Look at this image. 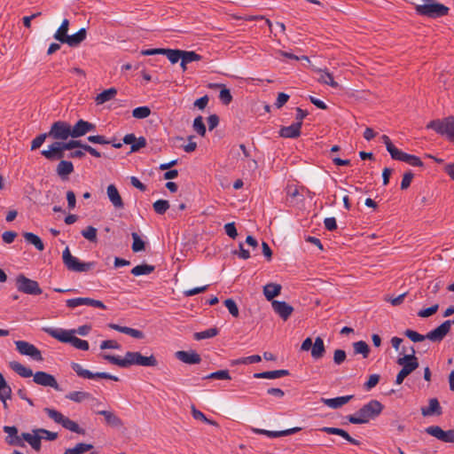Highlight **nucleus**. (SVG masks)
<instances>
[{"label": "nucleus", "instance_id": "f257e3e1", "mask_svg": "<svg viewBox=\"0 0 454 454\" xmlns=\"http://www.w3.org/2000/svg\"><path fill=\"white\" fill-rule=\"evenodd\" d=\"M102 357L109 363L121 368H128L131 365L145 367H155L158 365V361L153 355L144 356L140 352L128 351L123 358L108 354L102 355Z\"/></svg>", "mask_w": 454, "mask_h": 454}, {"label": "nucleus", "instance_id": "f03ea898", "mask_svg": "<svg viewBox=\"0 0 454 454\" xmlns=\"http://www.w3.org/2000/svg\"><path fill=\"white\" fill-rule=\"evenodd\" d=\"M383 408L384 406L378 400H371L355 414L348 415L346 418L352 424H366L376 419L382 412Z\"/></svg>", "mask_w": 454, "mask_h": 454}, {"label": "nucleus", "instance_id": "7ed1b4c3", "mask_svg": "<svg viewBox=\"0 0 454 454\" xmlns=\"http://www.w3.org/2000/svg\"><path fill=\"white\" fill-rule=\"evenodd\" d=\"M43 411L48 415L50 419H51L55 423L61 425L64 428L73 432L76 433L78 434L84 435L86 434L85 430L74 420L70 419L69 418L63 415L60 411L45 407L43 409Z\"/></svg>", "mask_w": 454, "mask_h": 454}, {"label": "nucleus", "instance_id": "20e7f679", "mask_svg": "<svg viewBox=\"0 0 454 454\" xmlns=\"http://www.w3.org/2000/svg\"><path fill=\"white\" fill-rule=\"evenodd\" d=\"M416 12L419 15L436 19L448 15L449 8L444 4L429 2L428 4H419L415 6Z\"/></svg>", "mask_w": 454, "mask_h": 454}, {"label": "nucleus", "instance_id": "39448f33", "mask_svg": "<svg viewBox=\"0 0 454 454\" xmlns=\"http://www.w3.org/2000/svg\"><path fill=\"white\" fill-rule=\"evenodd\" d=\"M427 129H434L436 133L446 136L451 142L454 143V117L449 116L444 119H437L431 121Z\"/></svg>", "mask_w": 454, "mask_h": 454}, {"label": "nucleus", "instance_id": "423d86ee", "mask_svg": "<svg viewBox=\"0 0 454 454\" xmlns=\"http://www.w3.org/2000/svg\"><path fill=\"white\" fill-rule=\"evenodd\" d=\"M62 259L67 270L74 272H87L94 267L93 262H82L79 259L70 253L68 247H66L62 254Z\"/></svg>", "mask_w": 454, "mask_h": 454}, {"label": "nucleus", "instance_id": "0eeeda50", "mask_svg": "<svg viewBox=\"0 0 454 454\" xmlns=\"http://www.w3.org/2000/svg\"><path fill=\"white\" fill-rule=\"evenodd\" d=\"M16 287L19 292L30 295H38L43 292L37 281L27 278L24 274L16 277Z\"/></svg>", "mask_w": 454, "mask_h": 454}, {"label": "nucleus", "instance_id": "6e6552de", "mask_svg": "<svg viewBox=\"0 0 454 454\" xmlns=\"http://www.w3.org/2000/svg\"><path fill=\"white\" fill-rule=\"evenodd\" d=\"M49 137L56 140H67L72 137V129L70 124L66 121H58L52 123L49 132Z\"/></svg>", "mask_w": 454, "mask_h": 454}, {"label": "nucleus", "instance_id": "1a4fd4ad", "mask_svg": "<svg viewBox=\"0 0 454 454\" xmlns=\"http://www.w3.org/2000/svg\"><path fill=\"white\" fill-rule=\"evenodd\" d=\"M71 367L79 377L83 379H106L114 381H119V378L117 376L112 375L108 372H91L90 371L84 369L78 363H72Z\"/></svg>", "mask_w": 454, "mask_h": 454}, {"label": "nucleus", "instance_id": "9d476101", "mask_svg": "<svg viewBox=\"0 0 454 454\" xmlns=\"http://www.w3.org/2000/svg\"><path fill=\"white\" fill-rule=\"evenodd\" d=\"M411 354L404 355L403 357H398L396 363L402 366V371L410 375L415 371L419 364V359L415 356V350L413 347H411Z\"/></svg>", "mask_w": 454, "mask_h": 454}, {"label": "nucleus", "instance_id": "9b49d317", "mask_svg": "<svg viewBox=\"0 0 454 454\" xmlns=\"http://www.w3.org/2000/svg\"><path fill=\"white\" fill-rule=\"evenodd\" d=\"M17 350L24 356H28L35 361L43 360L41 351L33 344L25 340L15 341Z\"/></svg>", "mask_w": 454, "mask_h": 454}, {"label": "nucleus", "instance_id": "f8f14e48", "mask_svg": "<svg viewBox=\"0 0 454 454\" xmlns=\"http://www.w3.org/2000/svg\"><path fill=\"white\" fill-rule=\"evenodd\" d=\"M33 381L43 387H50L55 389L56 391H62V388L59 387L55 377L45 372H36L34 374Z\"/></svg>", "mask_w": 454, "mask_h": 454}, {"label": "nucleus", "instance_id": "ddd939ff", "mask_svg": "<svg viewBox=\"0 0 454 454\" xmlns=\"http://www.w3.org/2000/svg\"><path fill=\"white\" fill-rule=\"evenodd\" d=\"M43 330L51 337L58 340L62 343H70L73 339V336L75 333L74 329L65 330L62 328L43 327Z\"/></svg>", "mask_w": 454, "mask_h": 454}, {"label": "nucleus", "instance_id": "4468645a", "mask_svg": "<svg viewBox=\"0 0 454 454\" xmlns=\"http://www.w3.org/2000/svg\"><path fill=\"white\" fill-rule=\"evenodd\" d=\"M4 433L7 434L5 442L10 446L25 447L23 442V433L20 435L19 430L15 426H4L3 427Z\"/></svg>", "mask_w": 454, "mask_h": 454}, {"label": "nucleus", "instance_id": "2eb2a0df", "mask_svg": "<svg viewBox=\"0 0 454 454\" xmlns=\"http://www.w3.org/2000/svg\"><path fill=\"white\" fill-rule=\"evenodd\" d=\"M450 331V320H446L435 329L427 333V340L434 342L442 341Z\"/></svg>", "mask_w": 454, "mask_h": 454}, {"label": "nucleus", "instance_id": "dca6fc26", "mask_svg": "<svg viewBox=\"0 0 454 454\" xmlns=\"http://www.w3.org/2000/svg\"><path fill=\"white\" fill-rule=\"evenodd\" d=\"M62 148L65 150H73L74 148H81L83 151L89 153L90 155L96 158H100L101 153L92 146L87 144H83L81 140H69L68 142H63Z\"/></svg>", "mask_w": 454, "mask_h": 454}, {"label": "nucleus", "instance_id": "f3484780", "mask_svg": "<svg viewBox=\"0 0 454 454\" xmlns=\"http://www.w3.org/2000/svg\"><path fill=\"white\" fill-rule=\"evenodd\" d=\"M72 137L76 138L86 135L88 132L94 131L96 129V125L80 119L74 126L72 128Z\"/></svg>", "mask_w": 454, "mask_h": 454}, {"label": "nucleus", "instance_id": "a211bd4d", "mask_svg": "<svg viewBox=\"0 0 454 454\" xmlns=\"http://www.w3.org/2000/svg\"><path fill=\"white\" fill-rule=\"evenodd\" d=\"M271 306L274 312L278 314L284 321H286L294 312V308L283 301H272Z\"/></svg>", "mask_w": 454, "mask_h": 454}, {"label": "nucleus", "instance_id": "6ab92c4d", "mask_svg": "<svg viewBox=\"0 0 454 454\" xmlns=\"http://www.w3.org/2000/svg\"><path fill=\"white\" fill-rule=\"evenodd\" d=\"M301 430V427H293L286 430L281 431H270L266 429H261V428H253L252 431L257 434H263L270 438H278L281 436H287L291 435L293 434L298 433Z\"/></svg>", "mask_w": 454, "mask_h": 454}, {"label": "nucleus", "instance_id": "aec40b11", "mask_svg": "<svg viewBox=\"0 0 454 454\" xmlns=\"http://www.w3.org/2000/svg\"><path fill=\"white\" fill-rule=\"evenodd\" d=\"M63 142H54L49 147V150L42 151V155L48 160L61 159L64 157L65 148H62Z\"/></svg>", "mask_w": 454, "mask_h": 454}, {"label": "nucleus", "instance_id": "412c9836", "mask_svg": "<svg viewBox=\"0 0 454 454\" xmlns=\"http://www.w3.org/2000/svg\"><path fill=\"white\" fill-rule=\"evenodd\" d=\"M175 356L178 360L187 364H197L201 362L200 356L196 351L193 350H180L176 352Z\"/></svg>", "mask_w": 454, "mask_h": 454}, {"label": "nucleus", "instance_id": "4be33fe9", "mask_svg": "<svg viewBox=\"0 0 454 454\" xmlns=\"http://www.w3.org/2000/svg\"><path fill=\"white\" fill-rule=\"evenodd\" d=\"M393 160L403 161V162H405L411 166H413V167H423L424 166V163L420 160L419 157H418L416 155L406 153L400 150Z\"/></svg>", "mask_w": 454, "mask_h": 454}, {"label": "nucleus", "instance_id": "5701e85b", "mask_svg": "<svg viewBox=\"0 0 454 454\" xmlns=\"http://www.w3.org/2000/svg\"><path fill=\"white\" fill-rule=\"evenodd\" d=\"M320 430L325 433H327L329 434L340 435L353 445H356V446L360 445V442L358 440L351 437L349 435V434L347 431H345L344 429L338 428V427H324Z\"/></svg>", "mask_w": 454, "mask_h": 454}, {"label": "nucleus", "instance_id": "b1692460", "mask_svg": "<svg viewBox=\"0 0 454 454\" xmlns=\"http://www.w3.org/2000/svg\"><path fill=\"white\" fill-rule=\"evenodd\" d=\"M301 122H294L290 126L282 127L279 136L286 138H296L301 135Z\"/></svg>", "mask_w": 454, "mask_h": 454}, {"label": "nucleus", "instance_id": "393cba45", "mask_svg": "<svg viewBox=\"0 0 454 454\" xmlns=\"http://www.w3.org/2000/svg\"><path fill=\"white\" fill-rule=\"evenodd\" d=\"M354 398L353 395L338 396L334 398H322V402L332 409H339Z\"/></svg>", "mask_w": 454, "mask_h": 454}, {"label": "nucleus", "instance_id": "a878e982", "mask_svg": "<svg viewBox=\"0 0 454 454\" xmlns=\"http://www.w3.org/2000/svg\"><path fill=\"white\" fill-rule=\"evenodd\" d=\"M98 414L104 416L106 423L113 427L120 428L123 427L122 420L111 411H98Z\"/></svg>", "mask_w": 454, "mask_h": 454}, {"label": "nucleus", "instance_id": "bb28decb", "mask_svg": "<svg viewBox=\"0 0 454 454\" xmlns=\"http://www.w3.org/2000/svg\"><path fill=\"white\" fill-rule=\"evenodd\" d=\"M106 192L110 201L115 208H123L124 203L114 184L108 185Z\"/></svg>", "mask_w": 454, "mask_h": 454}, {"label": "nucleus", "instance_id": "cd10ccee", "mask_svg": "<svg viewBox=\"0 0 454 454\" xmlns=\"http://www.w3.org/2000/svg\"><path fill=\"white\" fill-rule=\"evenodd\" d=\"M87 31L85 28H81L74 35H68L63 43L68 44L70 47H77L86 38Z\"/></svg>", "mask_w": 454, "mask_h": 454}, {"label": "nucleus", "instance_id": "c85d7f7f", "mask_svg": "<svg viewBox=\"0 0 454 454\" xmlns=\"http://www.w3.org/2000/svg\"><path fill=\"white\" fill-rule=\"evenodd\" d=\"M325 354V347L321 337H317L311 348V356L314 360H319Z\"/></svg>", "mask_w": 454, "mask_h": 454}, {"label": "nucleus", "instance_id": "c756f323", "mask_svg": "<svg viewBox=\"0 0 454 454\" xmlns=\"http://www.w3.org/2000/svg\"><path fill=\"white\" fill-rule=\"evenodd\" d=\"M421 413L423 416H431L432 414H442V408L439 401L436 398H431L427 407L421 408Z\"/></svg>", "mask_w": 454, "mask_h": 454}, {"label": "nucleus", "instance_id": "7c9ffc66", "mask_svg": "<svg viewBox=\"0 0 454 454\" xmlns=\"http://www.w3.org/2000/svg\"><path fill=\"white\" fill-rule=\"evenodd\" d=\"M282 286L279 284L269 283L263 286V294L268 301H274L273 298L279 295Z\"/></svg>", "mask_w": 454, "mask_h": 454}, {"label": "nucleus", "instance_id": "2f4dec72", "mask_svg": "<svg viewBox=\"0 0 454 454\" xmlns=\"http://www.w3.org/2000/svg\"><path fill=\"white\" fill-rule=\"evenodd\" d=\"M56 172L61 179H67V176L74 172V165L69 160H60L57 166Z\"/></svg>", "mask_w": 454, "mask_h": 454}, {"label": "nucleus", "instance_id": "473e14b6", "mask_svg": "<svg viewBox=\"0 0 454 454\" xmlns=\"http://www.w3.org/2000/svg\"><path fill=\"white\" fill-rule=\"evenodd\" d=\"M289 375L288 370H275L254 374L255 379H278Z\"/></svg>", "mask_w": 454, "mask_h": 454}, {"label": "nucleus", "instance_id": "72a5a7b5", "mask_svg": "<svg viewBox=\"0 0 454 454\" xmlns=\"http://www.w3.org/2000/svg\"><path fill=\"white\" fill-rule=\"evenodd\" d=\"M25 441L32 447L33 450L40 451L42 446V436L39 435V434H31L29 433H23V442Z\"/></svg>", "mask_w": 454, "mask_h": 454}, {"label": "nucleus", "instance_id": "f704fd0d", "mask_svg": "<svg viewBox=\"0 0 454 454\" xmlns=\"http://www.w3.org/2000/svg\"><path fill=\"white\" fill-rule=\"evenodd\" d=\"M10 367L12 371H14L17 374L23 378H29L31 376L34 377L33 371L23 365L22 364L13 361L10 363Z\"/></svg>", "mask_w": 454, "mask_h": 454}, {"label": "nucleus", "instance_id": "c9c22d12", "mask_svg": "<svg viewBox=\"0 0 454 454\" xmlns=\"http://www.w3.org/2000/svg\"><path fill=\"white\" fill-rule=\"evenodd\" d=\"M116 95L117 90L115 88H110L98 94L95 98V101L98 105H102L113 99Z\"/></svg>", "mask_w": 454, "mask_h": 454}, {"label": "nucleus", "instance_id": "e433bc0d", "mask_svg": "<svg viewBox=\"0 0 454 454\" xmlns=\"http://www.w3.org/2000/svg\"><path fill=\"white\" fill-rule=\"evenodd\" d=\"M69 27V20L67 19L63 20L61 25L58 28V30L55 32L53 37L57 41L60 42L61 43H64V40L69 35L67 34Z\"/></svg>", "mask_w": 454, "mask_h": 454}, {"label": "nucleus", "instance_id": "4c0bfd02", "mask_svg": "<svg viewBox=\"0 0 454 454\" xmlns=\"http://www.w3.org/2000/svg\"><path fill=\"white\" fill-rule=\"evenodd\" d=\"M23 237L27 242L35 246V247L37 250L43 251L44 249V245H43L42 239L37 235H35L32 232H24Z\"/></svg>", "mask_w": 454, "mask_h": 454}, {"label": "nucleus", "instance_id": "58836bf2", "mask_svg": "<svg viewBox=\"0 0 454 454\" xmlns=\"http://www.w3.org/2000/svg\"><path fill=\"white\" fill-rule=\"evenodd\" d=\"M155 270V267L153 265H149L146 263L139 264L135 266L131 270V274L134 276H142V275H148L153 272Z\"/></svg>", "mask_w": 454, "mask_h": 454}, {"label": "nucleus", "instance_id": "ea45409f", "mask_svg": "<svg viewBox=\"0 0 454 454\" xmlns=\"http://www.w3.org/2000/svg\"><path fill=\"white\" fill-rule=\"evenodd\" d=\"M320 76L318 77V82L324 84H327L333 88L339 87V83L336 82L333 77V74L325 70H318Z\"/></svg>", "mask_w": 454, "mask_h": 454}, {"label": "nucleus", "instance_id": "a19ab883", "mask_svg": "<svg viewBox=\"0 0 454 454\" xmlns=\"http://www.w3.org/2000/svg\"><path fill=\"white\" fill-rule=\"evenodd\" d=\"M354 353L356 355L361 354L364 358H367L370 353L368 344L364 340H359L353 343Z\"/></svg>", "mask_w": 454, "mask_h": 454}, {"label": "nucleus", "instance_id": "79ce46f5", "mask_svg": "<svg viewBox=\"0 0 454 454\" xmlns=\"http://www.w3.org/2000/svg\"><path fill=\"white\" fill-rule=\"evenodd\" d=\"M162 55H165L172 64H175V63L178 62L180 59L182 60L183 51L182 50L163 49Z\"/></svg>", "mask_w": 454, "mask_h": 454}, {"label": "nucleus", "instance_id": "37998d69", "mask_svg": "<svg viewBox=\"0 0 454 454\" xmlns=\"http://www.w3.org/2000/svg\"><path fill=\"white\" fill-rule=\"evenodd\" d=\"M66 398L75 403H82L90 398V394L83 391H73L66 395Z\"/></svg>", "mask_w": 454, "mask_h": 454}, {"label": "nucleus", "instance_id": "c03bdc74", "mask_svg": "<svg viewBox=\"0 0 454 454\" xmlns=\"http://www.w3.org/2000/svg\"><path fill=\"white\" fill-rule=\"evenodd\" d=\"M219 333V330L216 327L208 328L205 331L195 333L193 338L196 340H201L204 339H209L216 336Z\"/></svg>", "mask_w": 454, "mask_h": 454}, {"label": "nucleus", "instance_id": "a18cd8bd", "mask_svg": "<svg viewBox=\"0 0 454 454\" xmlns=\"http://www.w3.org/2000/svg\"><path fill=\"white\" fill-rule=\"evenodd\" d=\"M12 388L7 384L3 374L0 372V400L4 398H11Z\"/></svg>", "mask_w": 454, "mask_h": 454}, {"label": "nucleus", "instance_id": "49530a36", "mask_svg": "<svg viewBox=\"0 0 454 454\" xmlns=\"http://www.w3.org/2000/svg\"><path fill=\"white\" fill-rule=\"evenodd\" d=\"M97 229L93 226H87L81 231L82 236L90 242H97Z\"/></svg>", "mask_w": 454, "mask_h": 454}, {"label": "nucleus", "instance_id": "de8ad7c7", "mask_svg": "<svg viewBox=\"0 0 454 454\" xmlns=\"http://www.w3.org/2000/svg\"><path fill=\"white\" fill-rule=\"evenodd\" d=\"M205 380H231V377L228 370H220L214 372L204 377Z\"/></svg>", "mask_w": 454, "mask_h": 454}, {"label": "nucleus", "instance_id": "09e8293b", "mask_svg": "<svg viewBox=\"0 0 454 454\" xmlns=\"http://www.w3.org/2000/svg\"><path fill=\"white\" fill-rule=\"evenodd\" d=\"M192 414L195 419L201 420L212 426H217V423L212 419H207L203 412L197 410L194 405L192 406Z\"/></svg>", "mask_w": 454, "mask_h": 454}, {"label": "nucleus", "instance_id": "8fccbe9b", "mask_svg": "<svg viewBox=\"0 0 454 454\" xmlns=\"http://www.w3.org/2000/svg\"><path fill=\"white\" fill-rule=\"evenodd\" d=\"M150 114L151 109L148 106H138L132 111V116L136 119H145Z\"/></svg>", "mask_w": 454, "mask_h": 454}, {"label": "nucleus", "instance_id": "3c124183", "mask_svg": "<svg viewBox=\"0 0 454 454\" xmlns=\"http://www.w3.org/2000/svg\"><path fill=\"white\" fill-rule=\"evenodd\" d=\"M381 140L382 142L385 144L386 145V149L387 151L389 153L390 156L392 159L395 158V156L397 154V153L399 152V149H397L394 144L392 143V141L390 140V138L388 137V136L387 135H383L381 137Z\"/></svg>", "mask_w": 454, "mask_h": 454}, {"label": "nucleus", "instance_id": "603ef678", "mask_svg": "<svg viewBox=\"0 0 454 454\" xmlns=\"http://www.w3.org/2000/svg\"><path fill=\"white\" fill-rule=\"evenodd\" d=\"M193 129L201 137L206 134V126L203 121L202 116H197L193 121Z\"/></svg>", "mask_w": 454, "mask_h": 454}, {"label": "nucleus", "instance_id": "864d4df0", "mask_svg": "<svg viewBox=\"0 0 454 454\" xmlns=\"http://www.w3.org/2000/svg\"><path fill=\"white\" fill-rule=\"evenodd\" d=\"M153 207L157 214L163 215L169 208V203L165 200H158L153 203Z\"/></svg>", "mask_w": 454, "mask_h": 454}, {"label": "nucleus", "instance_id": "5fc2aeb1", "mask_svg": "<svg viewBox=\"0 0 454 454\" xmlns=\"http://www.w3.org/2000/svg\"><path fill=\"white\" fill-rule=\"evenodd\" d=\"M133 243H132V250L135 253L145 250V242L140 239L139 235L137 232H133L132 234Z\"/></svg>", "mask_w": 454, "mask_h": 454}, {"label": "nucleus", "instance_id": "6e6d98bb", "mask_svg": "<svg viewBox=\"0 0 454 454\" xmlns=\"http://www.w3.org/2000/svg\"><path fill=\"white\" fill-rule=\"evenodd\" d=\"M202 57L196 53L195 51H183V57H182V60L183 62L184 63H191V62H193V61H200L201 60Z\"/></svg>", "mask_w": 454, "mask_h": 454}, {"label": "nucleus", "instance_id": "4d7b16f0", "mask_svg": "<svg viewBox=\"0 0 454 454\" xmlns=\"http://www.w3.org/2000/svg\"><path fill=\"white\" fill-rule=\"evenodd\" d=\"M404 334L413 342H419L427 339V334L423 335L411 329H407Z\"/></svg>", "mask_w": 454, "mask_h": 454}, {"label": "nucleus", "instance_id": "13d9d810", "mask_svg": "<svg viewBox=\"0 0 454 454\" xmlns=\"http://www.w3.org/2000/svg\"><path fill=\"white\" fill-rule=\"evenodd\" d=\"M34 434H42V438H44L48 441H54L58 438V433L51 432L44 428H37L33 430Z\"/></svg>", "mask_w": 454, "mask_h": 454}, {"label": "nucleus", "instance_id": "bf43d9fd", "mask_svg": "<svg viewBox=\"0 0 454 454\" xmlns=\"http://www.w3.org/2000/svg\"><path fill=\"white\" fill-rule=\"evenodd\" d=\"M70 344L73 347H74L75 348L80 349V350H88L90 348L89 342L87 340L79 339V338L75 337L74 335L73 336V339H72Z\"/></svg>", "mask_w": 454, "mask_h": 454}, {"label": "nucleus", "instance_id": "052dcab7", "mask_svg": "<svg viewBox=\"0 0 454 454\" xmlns=\"http://www.w3.org/2000/svg\"><path fill=\"white\" fill-rule=\"evenodd\" d=\"M224 305L228 309V310L231 316H233L234 317H239V308L234 300H232V299L225 300Z\"/></svg>", "mask_w": 454, "mask_h": 454}, {"label": "nucleus", "instance_id": "680f3d73", "mask_svg": "<svg viewBox=\"0 0 454 454\" xmlns=\"http://www.w3.org/2000/svg\"><path fill=\"white\" fill-rule=\"evenodd\" d=\"M87 140L92 144L98 145H109L110 143H112L110 139H107L106 137L101 135L89 136L87 137Z\"/></svg>", "mask_w": 454, "mask_h": 454}, {"label": "nucleus", "instance_id": "e2e57ef3", "mask_svg": "<svg viewBox=\"0 0 454 454\" xmlns=\"http://www.w3.org/2000/svg\"><path fill=\"white\" fill-rule=\"evenodd\" d=\"M47 137H49V135H47V133H43L35 137L31 142V150L34 151L38 149L43 144Z\"/></svg>", "mask_w": 454, "mask_h": 454}, {"label": "nucleus", "instance_id": "0e129e2a", "mask_svg": "<svg viewBox=\"0 0 454 454\" xmlns=\"http://www.w3.org/2000/svg\"><path fill=\"white\" fill-rule=\"evenodd\" d=\"M219 99L223 105H229L232 100V96L230 90L226 88L222 89L219 93Z\"/></svg>", "mask_w": 454, "mask_h": 454}, {"label": "nucleus", "instance_id": "69168bd1", "mask_svg": "<svg viewBox=\"0 0 454 454\" xmlns=\"http://www.w3.org/2000/svg\"><path fill=\"white\" fill-rule=\"evenodd\" d=\"M425 432L440 440L443 430L439 426H430L425 429Z\"/></svg>", "mask_w": 454, "mask_h": 454}, {"label": "nucleus", "instance_id": "338daca9", "mask_svg": "<svg viewBox=\"0 0 454 454\" xmlns=\"http://www.w3.org/2000/svg\"><path fill=\"white\" fill-rule=\"evenodd\" d=\"M413 176H414V175L411 170H409L403 174V180L401 182V189L402 190H406L409 188Z\"/></svg>", "mask_w": 454, "mask_h": 454}, {"label": "nucleus", "instance_id": "774afa93", "mask_svg": "<svg viewBox=\"0 0 454 454\" xmlns=\"http://www.w3.org/2000/svg\"><path fill=\"white\" fill-rule=\"evenodd\" d=\"M440 441L443 442L454 443V429H450L442 432Z\"/></svg>", "mask_w": 454, "mask_h": 454}]
</instances>
